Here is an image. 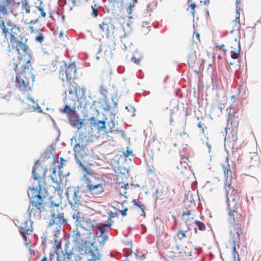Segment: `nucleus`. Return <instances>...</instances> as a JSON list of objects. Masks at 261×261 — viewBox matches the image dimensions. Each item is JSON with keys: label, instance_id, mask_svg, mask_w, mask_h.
Wrapping results in <instances>:
<instances>
[{"label": "nucleus", "instance_id": "nucleus-5", "mask_svg": "<svg viewBox=\"0 0 261 261\" xmlns=\"http://www.w3.org/2000/svg\"><path fill=\"white\" fill-rule=\"evenodd\" d=\"M24 219L19 226V230L24 241H27L26 234H30L33 231L32 224L41 218L40 213H26Z\"/></svg>", "mask_w": 261, "mask_h": 261}, {"label": "nucleus", "instance_id": "nucleus-45", "mask_svg": "<svg viewBox=\"0 0 261 261\" xmlns=\"http://www.w3.org/2000/svg\"><path fill=\"white\" fill-rule=\"evenodd\" d=\"M132 61H134L136 64H139L140 60L139 59H136L134 57L132 58Z\"/></svg>", "mask_w": 261, "mask_h": 261}, {"label": "nucleus", "instance_id": "nucleus-22", "mask_svg": "<svg viewBox=\"0 0 261 261\" xmlns=\"http://www.w3.org/2000/svg\"><path fill=\"white\" fill-rule=\"evenodd\" d=\"M89 122L92 126L95 127L99 131L105 128L106 122L102 120H96L94 117L89 118Z\"/></svg>", "mask_w": 261, "mask_h": 261}, {"label": "nucleus", "instance_id": "nucleus-23", "mask_svg": "<svg viewBox=\"0 0 261 261\" xmlns=\"http://www.w3.org/2000/svg\"><path fill=\"white\" fill-rule=\"evenodd\" d=\"M70 121L71 125L74 128H76L77 130H80L81 129L87 125V123H84L83 121L80 120L77 116L75 120H71L70 118Z\"/></svg>", "mask_w": 261, "mask_h": 261}, {"label": "nucleus", "instance_id": "nucleus-24", "mask_svg": "<svg viewBox=\"0 0 261 261\" xmlns=\"http://www.w3.org/2000/svg\"><path fill=\"white\" fill-rule=\"evenodd\" d=\"M60 112L66 114L68 118H70L71 116L76 114V111L74 109H71L68 105H66L63 109L60 110Z\"/></svg>", "mask_w": 261, "mask_h": 261}, {"label": "nucleus", "instance_id": "nucleus-6", "mask_svg": "<svg viewBox=\"0 0 261 261\" xmlns=\"http://www.w3.org/2000/svg\"><path fill=\"white\" fill-rule=\"evenodd\" d=\"M80 167L85 172L84 174L83 180L86 185L87 188H90V186L98 185L105 182V180L100 177L98 175L93 172L91 171L87 166L80 163Z\"/></svg>", "mask_w": 261, "mask_h": 261}, {"label": "nucleus", "instance_id": "nucleus-11", "mask_svg": "<svg viewBox=\"0 0 261 261\" xmlns=\"http://www.w3.org/2000/svg\"><path fill=\"white\" fill-rule=\"evenodd\" d=\"M46 219V223L48 226H51L53 225H61L66 222V219L64 217V213H51L49 215L45 217Z\"/></svg>", "mask_w": 261, "mask_h": 261}, {"label": "nucleus", "instance_id": "nucleus-64", "mask_svg": "<svg viewBox=\"0 0 261 261\" xmlns=\"http://www.w3.org/2000/svg\"><path fill=\"white\" fill-rule=\"evenodd\" d=\"M191 210H187V212H188V213H190L191 212Z\"/></svg>", "mask_w": 261, "mask_h": 261}, {"label": "nucleus", "instance_id": "nucleus-60", "mask_svg": "<svg viewBox=\"0 0 261 261\" xmlns=\"http://www.w3.org/2000/svg\"><path fill=\"white\" fill-rule=\"evenodd\" d=\"M122 217L126 216L127 213H121Z\"/></svg>", "mask_w": 261, "mask_h": 261}, {"label": "nucleus", "instance_id": "nucleus-37", "mask_svg": "<svg viewBox=\"0 0 261 261\" xmlns=\"http://www.w3.org/2000/svg\"><path fill=\"white\" fill-rule=\"evenodd\" d=\"M44 40V35L40 33L35 38V40L37 42L41 43Z\"/></svg>", "mask_w": 261, "mask_h": 261}, {"label": "nucleus", "instance_id": "nucleus-9", "mask_svg": "<svg viewBox=\"0 0 261 261\" xmlns=\"http://www.w3.org/2000/svg\"><path fill=\"white\" fill-rule=\"evenodd\" d=\"M98 28L100 34L107 38L111 37L114 33L115 27L112 18H104L99 24Z\"/></svg>", "mask_w": 261, "mask_h": 261}, {"label": "nucleus", "instance_id": "nucleus-44", "mask_svg": "<svg viewBox=\"0 0 261 261\" xmlns=\"http://www.w3.org/2000/svg\"><path fill=\"white\" fill-rule=\"evenodd\" d=\"M41 261H53L52 259L50 258L49 259L46 256H44L42 259Z\"/></svg>", "mask_w": 261, "mask_h": 261}, {"label": "nucleus", "instance_id": "nucleus-14", "mask_svg": "<svg viewBox=\"0 0 261 261\" xmlns=\"http://www.w3.org/2000/svg\"><path fill=\"white\" fill-rule=\"evenodd\" d=\"M225 177V185L232 184L233 182L232 172L228 164V159L227 158L224 164L222 165Z\"/></svg>", "mask_w": 261, "mask_h": 261}, {"label": "nucleus", "instance_id": "nucleus-56", "mask_svg": "<svg viewBox=\"0 0 261 261\" xmlns=\"http://www.w3.org/2000/svg\"><path fill=\"white\" fill-rule=\"evenodd\" d=\"M208 210H209V209H208V208H205V210H204V209H203V207H202V209H201V212H202V211H208Z\"/></svg>", "mask_w": 261, "mask_h": 261}, {"label": "nucleus", "instance_id": "nucleus-39", "mask_svg": "<svg viewBox=\"0 0 261 261\" xmlns=\"http://www.w3.org/2000/svg\"><path fill=\"white\" fill-rule=\"evenodd\" d=\"M240 92V91L239 90L238 93L237 95H232L230 96L231 99L234 101L236 102V101L238 100L239 99V94Z\"/></svg>", "mask_w": 261, "mask_h": 261}, {"label": "nucleus", "instance_id": "nucleus-34", "mask_svg": "<svg viewBox=\"0 0 261 261\" xmlns=\"http://www.w3.org/2000/svg\"><path fill=\"white\" fill-rule=\"evenodd\" d=\"M233 257H234V259H236L237 258V260H238V261H240V259L239 258V255L238 252L236 250V244L234 243H233Z\"/></svg>", "mask_w": 261, "mask_h": 261}, {"label": "nucleus", "instance_id": "nucleus-54", "mask_svg": "<svg viewBox=\"0 0 261 261\" xmlns=\"http://www.w3.org/2000/svg\"><path fill=\"white\" fill-rule=\"evenodd\" d=\"M190 204L191 205H195V203H194V201H192L191 200H190Z\"/></svg>", "mask_w": 261, "mask_h": 261}, {"label": "nucleus", "instance_id": "nucleus-53", "mask_svg": "<svg viewBox=\"0 0 261 261\" xmlns=\"http://www.w3.org/2000/svg\"><path fill=\"white\" fill-rule=\"evenodd\" d=\"M127 211V208H125L123 210H120L119 212H123L125 213Z\"/></svg>", "mask_w": 261, "mask_h": 261}, {"label": "nucleus", "instance_id": "nucleus-12", "mask_svg": "<svg viewBox=\"0 0 261 261\" xmlns=\"http://www.w3.org/2000/svg\"><path fill=\"white\" fill-rule=\"evenodd\" d=\"M235 19L231 21L232 24V31L239 30L240 29V18L241 14L243 15V9L241 7L240 0H236Z\"/></svg>", "mask_w": 261, "mask_h": 261}, {"label": "nucleus", "instance_id": "nucleus-57", "mask_svg": "<svg viewBox=\"0 0 261 261\" xmlns=\"http://www.w3.org/2000/svg\"><path fill=\"white\" fill-rule=\"evenodd\" d=\"M237 136H233V140L234 141H237Z\"/></svg>", "mask_w": 261, "mask_h": 261}, {"label": "nucleus", "instance_id": "nucleus-18", "mask_svg": "<svg viewBox=\"0 0 261 261\" xmlns=\"http://www.w3.org/2000/svg\"><path fill=\"white\" fill-rule=\"evenodd\" d=\"M239 120L240 116L238 114L230 113V111H229L227 124H230L232 129L238 127Z\"/></svg>", "mask_w": 261, "mask_h": 261}, {"label": "nucleus", "instance_id": "nucleus-50", "mask_svg": "<svg viewBox=\"0 0 261 261\" xmlns=\"http://www.w3.org/2000/svg\"><path fill=\"white\" fill-rule=\"evenodd\" d=\"M29 28L30 29L31 33H33L34 32V28L33 27H29Z\"/></svg>", "mask_w": 261, "mask_h": 261}, {"label": "nucleus", "instance_id": "nucleus-8", "mask_svg": "<svg viewBox=\"0 0 261 261\" xmlns=\"http://www.w3.org/2000/svg\"><path fill=\"white\" fill-rule=\"evenodd\" d=\"M14 0H5L2 3H0V15H8L10 13L13 14L16 16L17 14L15 13L13 11L14 8L16 6ZM0 28L2 29L3 32L7 35L8 29H6L5 25V21L3 17L0 16Z\"/></svg>", "mask_w": 261, "mask_h": 261}, {"label": "nucleus", "instance_id": "nucleus-16", "mask_svg": "<svg viewBox=\"0 0 261 261\" xmlns=\"http://www.w3.org/2000/svg\"><path fill=\"white\" fill-rule=\"evenodd\" d=\"M227 208L229 212H237L241 209V204L238 202V199L227 198Z\"/></svg>", "mask_w": 261, "mask_h": 261}, {"label": "nucleus", "instance_id": "nucleus-17", "mask_svg": "<svg viewBox=\"0 0 261 261\" xmlns=\"http://www.w3.org/2000/svg\"><path fill=\"white\" fill-rule=\"evenodd\" d=\"M224 188L226 191L227 198L234 197L235 199H238L241 193L240 190L235 189L232 184L224 185Z\"/></svg>", "mask_w": 261, "mask_h": 261}, {"label": "nucleus", "instance_id": "nucleus-13", "mask_svg": "<svg viewBox=\"0 0 261 261\" xmlns=\"http://www.w3.org/2000/svg\"><path fill=\"white\" fill-rule=\"evenodd\" d=\"M86 144H84V142L82 141L76 144L73 148L75 156L79 164L81 162L82 164L85 165L84 163H83V162L81 161V159L86 154Z\"/></svg>", "mask_w": 261, "mask_h": 261}, {"label": "nucleus", "instance_id": "nucleus-36", "mask_svg": "<svg viewBox=\"0 0 261 261\" xmlns=\"http://www.w3.org/2000/svg\"><path fill=\"white\" fill-rule=\"evenodd\" d=\"M189 161L188 158H185V159H182L180 160L181 165L185 168L188 166V162Z\"/></svg>", "mask_w": 261, "mask_h": 261}, {"label": "nucleus", "instance_id": "nucleus-43", "mask_svg": "<svg viewBox=\"0 0 261 261\" xmlns=\"http://www.w3.org/2000/svg\"><path fill=\"white\" fill-rule=\"evenodd\" d=\"M200 3L204 5H208L210 3V0H200Z\"/></svg>", "mask_w": 261, "mask_h": 261}, {"label": "nucleus", "instance_id": "nucleus-29", "mask_svg": "<svg viewBox=\"0 0 261 261\" xmlns=\"http://www.w3.org/2000/svg\"><path fill=\"white\" fill-rule=\"evenodd\" d=\"M137 2V0H132V1L129 3L127 8V11L128 13H131L132 10L134 9Z\"/></svg>", "mask_w": 261, "mask_h": 261}, {"label": "nucleus", "instance_id": "nucleus-51", "mask_svg": "<svg viewBox=\"0 0 261 261\" xmlns=\"http://www.w3.org/2000/svg\"><path fill=\"white\" fill-rule=\"evenodd\" d=\"M152 6H156L155 5V3H154V2H152V3H150L148 6V8H149L150 7Z\"/></svg>", "mask_w": 261, "mask_h": 261}, {"label": "nucleus", "instance_id": "nucleus-40", "mask_svg": "<svg viewBox=\"0 0 261 261\" xmlns=\"http://www.w3.org/2000/svg\"><path fill=\"white\" fill-rule=\"evenodd\" d=\"M197 127L201 129L202 134H204V127H203V124H202L200 122H199L197 124Z\"/></svg>", "mask_w": 261, "mask_h": 261}, {"label": "nucleus", "instance_id": "nucleus-47", "mask_svg": "<svg viewBox=\"0 0 261 261\" xmlns=\"http://www.w3.org/2000/svg\"><path fill=\"white\" fill-rule=\"evenodd\" d=\"M138 205V204L137 205ZM139 208H140V210L143 212H144V206L142 205H138Z\"/></svg>", "mask_w": 261, "mask_h": 261}, {"label": "nucleus", "instance_id": "nucleus-48", "mask_svg": "<svg viewBox=\"0 0 261 261\" xmlns=\"http://www.w3.org/2000/svg\"><path fill=\"white\" fill-rule=\"evenodd\" d=\"M51 170L52 172L55 174V175H56V168L55 167L52 168Z\"/></svg>", "mask_w": 261, "mask_h": 261}, {"label": "nucleus", "instance_id": "nucleus-27", "mask_svg": "<svg viewBox=\"0 0 261 261\" xmlns=\"http://www.w3.org/2000/svg\"><path fill=\"white\" fill-rule=\"evenodd\" d=\"M196 60V56L195 53H192L188 57V64L189 67H193L195 64V61Z\"/></svg>", "mask_w": 261, "mask_h": 261}, {"label": "nucleus", "instance_id": "nucleus-31", "mask_svg": "<svg viewBox=\"0 0 261 261\" xmlns=\"http://www.w3.org/2000/svg\"><path fill=\"white\" fill-rule=\"evenodd\" d=\"M195 224H196V225L198 227V229L200 230L203 231L206 228L205 224L204 223H203L202 222L199 221L195 220Z\"/></svg>", "mask_w": 261, "mask_h": 261}, {"label": "nucleus", "instance_id": "nucleus-7", "mask_svg": "<svg viewBox=\"0 0 261 261\" xmlns=\"http://www.w3.org/2000/svg\"><path fill=\"white\" fill-rule=\"evenodd\" d=\"M72 217L75 220L76 225H80L84 232L94 240L96 236L94 234L93 224L88 219H85L82 213H73Z\"/></svg>", "mask_w": 261, "mask_h": 261}, {"label": "nucleus", "instance_id": "nucleus-61", "mask_svg": "<svg viewBox=\"0 0 261 261\" xmlns=\"http://www.w3.org/2000/svg\"><path fill=\"white\" fill-rule=\"evenodd\" d=\"M196 37L197 38L199 39V35L198 34H196Z\"/></svg>", "mask_w": 261, "mask_h": 261}, {"label": "nucleus", "instance_id": "nucleus-46", "mask_svg": "<svg viewBox=\"0 0 261 261\" xmlns=\"http://www.w3.org/2000/svg\"><path fill=\"white\" fill-rule=\"evenodd\" d=\"M238 230L237 231V235L238 237H239L241 235V233H242L241 229L237 228Z\"/></svg>", "mask_w": 261, "mask_h": 261}, {"label": "nucleus", "instance_id": "nucleus-38", "mask_svg": "<svg viewBox=\"0 0 261 261\" xmlns=\"http://www.w3.org/2000/svg\"><path fill=\"white\" fill-rule=\"evenodd\" d=\"M37 10H38L40 12L41 16L42 17H45L46 16V13L43 11V9L41 7H36Z\"/></svg>", "mask_w": 261, "mask_h": 261}, {"label": "nucleus", "instance_id": "nucleus-59", "mask_svg": "<svg viewBox=\"0 0 261 261\" xmlns=\"http://www.w3.org/2000/svg\"><path fill=\"white\" fill-rule=\"evenodd\" d=\"M190 214H191V213H183V216H184V215L189 216Z\"/></svg>", "mask_w": 261, "mask_h": 261}, {"label": "nucleus", "instance_id": "nucleus-32", "mask_svg": "<svg viewBox=\"0 0 261 261\" xmlns=\"http://www.w3.org/2000/svg\"><path fill=\"white\" fill-rule=\"evenodd\" d=\"M196 8V5L194 3H191L190 4L187 11L189 10L191 14L194 16L195 13V9Z\"/></svg>", "mask_w": 261, "mask_h": 261}, {"label": "nucleus", "instance_id": "nucleus-63", "mask_svg": "<svg viewBox=\"0 0 261 261\" xmlns=\"http://www.w3.org/2000/svg\"><path fill=\"white\" fill-rule=\"evenodd\" d=\"M56 14L58 15V16H60V14L59 13V12H56Z\"/></svg>", "mask_w": 261, "mask_h": 261}, {"label": "nucleus", "instance_id": "nucleus-3", "mask_svg": "<svg viewBox=\"0 0 261 261\" xmlns=\"http://www.w3.org/2000/svg\"><path fill=\"white\" fill-rule=\"evenodd\" d=\"M70 236L73 243L89 256L87 261H101L99 251L94 245V240L87 233L80 232L76 228L71 232Z\"/></svg>", "mask_w": 261, "mask_h": 261}, {"label": "nucleus", "instance_id": "nucleus-2", "mask_svg": "<svg viewBox=\"0 0 261 261\" xmlns=\"http://www.w3.org/2000/svg\"><path fill=\"white\" fill-rule=\"evenodd\" d=\"M37 163L35 165L33 169V178L35 180H38L39 181L38 188H30L31 194H29L31 200V205L28 211L30 212H33V211H38L40 212L42 211H59V207L62 208L61 198L59 195H54L49 198V201L46 202L45 200L47 196V191L42 187L40 184V179L41 177L36 173L37 168L39 167Z\"/></svg>", "mask_w": 261, "mask_h": 261}, {"label": "nucleus", "instance_id": "nucleus-19", "mask_svg": "<svg viewBox=\"0 0 261 261\" xmlns=\"http://www.w3.org/2000/svg\"><path fill=\"white\" fill-rule=\"evenodd\" d=\"M105 186V182H103L93 186H90V188H88L87 189L91 195L97 196L103 192Z\"/></svg>", "mask_w": 261, "mask_h": 261}, {"label": "nucleus", "instance_id": "nucleus-42", "mask_svg": "<svg viewBox=\"0 0 261 261\" xmlns=\"http://www.w3.org/2000/svg\"><path fill=\"white\" fill-rule=\"evenodd\" d=\"M178 111V107H176L174 108L173 110H171V116H173L175 115V113H177Z\"/></svg>", "mask_w": 261, "mask_h": 261}, {"label": "nucleus", "instance_id": "nucleus-1", "mask_svg": "<svg viewBox=\"0 0 261 261\" xmlns=\"http://www.w3.org/2000/svg\"><path fill=\"white\" fill-rule=\"evenodd\" d=\"M5 27L8 29L7 34L9 33L10 35V46L17 55L9 63L10 67L16 72L15 86L21 91H28L31 89L35 76L30 68L31 56L26 44L27 39L20 37V30L11 20L7 21Z\"/></svg>", "mask_w": 261, "mask_h": 261}, {"label": "nucleus", "instance_id": "nucleus-55", "mask_svg": "<svg viewBox=\"0 0 261 261\" xmlns=\"http://www.w3.org/2000/svg\"><path fill=\"white\" fill-rule=\"evenodd\" d=\"M107 237L106 236H105V237H103V240L102 241V243H103V244L105 242V241H106V240H107Z\"/></svg>", "mask_w": 261, "mask_h": 261}, {"label": "nucleus", "instance_id": "nucleus-49", "mask_svg": "<svg viewBox=\"0 0 261 261\" xmlns=\"http://www.w3.org/2000/svg\"><path fill=\"white\" fill-rule=\"evenodd\" d=\"M110 108H111V107H110L109 106H107L106 107L103 108V110H104L105 111H109L110 110Z\"/></svg>", "mask_w": 261, "mask_h": 261}, {"label": "nucleus", "instance_id": "nucleus-41", "mask_svg": "<svg viewBox=\"0 0 261 261\" xmlns=\"http://www.w3.org/2000/svg\"><path fill=\"white\" fill-rule=\"evenodd\" d=\"M224 47V44H222V45H216V47L217 48H218L219 50H223L225 53L227 52V49H225V48H223V47Z\"/></svg>", "mask_w": 261, "mask_h": 261}, {"label": "nucleus", "instance_id": "nucleus-33", "mask_svg": "<svg viewBox=\"0 0 261 261\" xmlns=\"http://www.w3.org/2000/svg\"><path fill=\"white\" fill-rule=\"evenodd\" d=\"M229 109V111H230V113L238 114L239 109L236 105H231Z\"/></svg>", "mask_w": 261, "mask_h": 261}, {"label": "nucleus", "instance_id": "nucleus-25", "mask_svg": "<svg viewBox=\"0 0 261 261\" xmlns=\"http://www.w3.org/2000/svg\"><path fill=\"white\" fill-rule=\"evenodd\" d=\"M149 146L153 150H160L163 148V145L158 140H153L152 142L150 143Z\"/></svg>", "mask_w": 261, "mask_h": 261}, {"label": "nucleus", "instance_id": "nucleus-10", "mask_svg": "<svg viewBox=\"0 0 261 261\" xmlns=\"http://www.w3.org/2000/svg\"><path fill=\"white\" fill-rule=\"evenodd\" d=\"M66 195L69 203L71 206L73 204H77L80 201L81 196L78 187H71L67 188Z\"/></svg>", "mask_w": 261, "mask_h": 261}, {"label": "nucleus", "instance_id": "nucleus-26", "mask_svg": "<svg viewBox=\"0 0 261 261\" xmlns=\"http://www.w3.org/2000/svg\"><path fill=\"white\" fill-rule=\"evenodd\" d=\"M111 123L113 126L115 125L114 122L111 121ZM111 133L119 137H123L124 135V131L121 129H115L114 127H111L110 129Z\"/></svg>", "mask_w": 261, "mask_h": 261}, {"label": "nucleus", "instance_id": "nucleus-4", "mask_svg": "<svg viewBox=\"0 0 261 261\" xmlns=\"http://www.w3.org/2000/svg\"><path fill=\"white\" fill-rule=\"evenodd\" d=\"M76 68L74 62L62 65L59 71V77L62 81H66V88L69 94L73 98L79 99L78 92H80V87L74 82L76 79Z\"/></svg>", "mask_w": 261, "mask_h": 261}, {"label": "nucleus", "instance_id": "nucleus-28", "mask_svg": "<svg viewBox=\"0 0 261 261\" xmlns=\"http://www.w3.org/2000/svg\"><path fill=\"white\" fill-rule=\"evenodd\" d=\"M22 9L24 10L25 13L28 14L31 12L29 0H23L22 1Z\"/></svg>", "mask_w": 261, "mask_h": 261}, {"label": "nucleus", "instance_id": "nucleus-62", "mask_svg": "<svg viewBox=\"0 0 261 261\" xmlns=\"http://www.w3.org/2000/svg\"><path fill=\"white\" fill-rule=\"evenodd\" d=\"M141 258H145V255L143 254L141 256Z\"/></svg>", "mask_w": 261, "mask_h": 261}, {"label": "nucleus", "instance_id": "nucleus-30", "mask_svg": "<svg viewBox=\"0 0 261 261\" xmlns=\"http://www.w3.org/2000/svg\"><path fill=\"white\" fill-rule=\"evenodd\" d=\"M187 230H179L177 232V236L179 240H181L187 237Z\"/></svg>", "mask_w": 261, "mask_h": 261}, {"label": "nucleus", "instance_id": "nucleus-52", "mask_svg": "<svg viewBox=\"0 0 261 261\" xmlns=\"http://www.w3.org/2000/svg\"><path fill=\"white\" fill-rule=\"evenodd\" d=\"M187 158V157L185 155H180V160L185 159V158Z\"/></svg>", "mask_w": 261, "mask_h": 261}, {"label": "nucleus", "instance_id": "nucleus-58", "mask_svg": "<svg viewBox=\"0 0 261 261\" xmlns=\"http://www.w3.org/2000/svg\"><path fill=\"white\" fill-rule=\"evenodd\" d=\"M234 51H235L234 49H231V50H230V56L231 57V55H232V53L233 52H234Z\"/></svg>", "mask_w": 261, "mask_h": 261}, {"label": "nucleus", "instance_id": "nucleus-20", "mask_svg": "<svg viewBox=\"0 0 261 261\" xmlns=\"http://www.w3.org/2000/svg\"><path fill=\"white\" fill-rule=\"evenodd\" d=\"M229 45L231 49L235 50L234 52L232 53L231 58L234 59L239 58L240 53V45L239 42L237 41L236 39L230 41Z\"/></svg>", "mask_w": 261, "mask_h": 261}, {"label": "nucleus", "instance_id": "nucleus-21", "mask_svg": "<svg viewBox=\"0 0 261 261\" xmlns=\"http://www.w3.org/2000/svg\"><path fill=\"white\" fill-rule=\"evenodd\" d=\"M55 253L57 256L58 261L61 260V253H63L62 251V241L55 238V244L53 247Z\"/></svg>", "mask_w": 261, "mask_h": 261}, {"label": "nucleus", "instance_id": "nucleus-15", "mask_svg": "<svg viewBox=\"0 0 261 261\" xmlns=\"http://www.w3.org/2000/svg\"><path fill=\"white\" fill-rule=\"evenodd\" d=\"M109 216L107 221L108 223H101L96 225V228L100 231V234L102 236L105 231L106 228H110L112 224L114 222L112 220L113 218L118 217V213H109Z\"/></svg>", "mask_w": 261, "mask_h": 261}, {"label": "nucleus", "instance_id": "nucleus-35", "mask_svg": "<svg viewBox=\"0 0 261 261\" xmlns=\"http://www.w3.org/2000/svg\"><path fill=\"white\" fill-rule=\"evenodd\" d=\"M91 8H92V12L91 14V15L93 17H96L98 15V12H99L98 10L93 6H92Z\"/></svg>", "mask_w": 261, "mask_h": 261}]
</instances>
